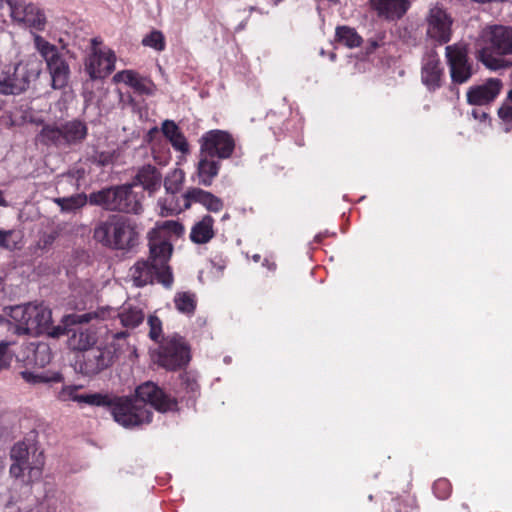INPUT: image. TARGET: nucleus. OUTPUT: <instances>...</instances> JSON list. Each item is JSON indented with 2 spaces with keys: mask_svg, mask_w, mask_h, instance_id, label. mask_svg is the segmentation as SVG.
<instances>
[{
  "mask_svg": "<svg viewBox=\"0 0 512 512\" xmlns=\"http://www.w3.org/2000/svg\"><path fill=\"white\" fill-rule=\"evenodd\" d=\"M139 237L136 221L122 214L108 215L93 229L94 240L112 250L129 252L138 245Z\"/></svg>",
  "mask_w": 512,
  "mask_h": 512,
  "instance_id": "obj_1",
  "label": "nucleus"
},
{
  "mask_svg": "<svg viewBox=\"0 0 512 512\" xmlns=\"http://www.w3.org/2000/svg\"><path fill=\"white\" fill-rule=\"evenodd\" d=\"M99 407H108L115 422L124 428L140 427L152 422L153 412L134 396L102 394Z\"/></svg>",
  "mask_w": 512,
  "mask_h": 512,
  "instance_id": "obj_2",
  "label": "nucleus"
},
{
  "mask_svg": "<svg viewBox=\"0 0 512 512\" xmlns=\"http://www.w3.org/2000/svg\"><path fill=\"white\" fill-rule=\"evenodd\" d=\"M87 135V124L75 118L60 123H44L37 140L47 147L66 149L83 143Z\"/></svg>",
  "mask_w": 512,
  "mask_h": 512,
  "instance_id": "obj_3",
  "label": "nucleus"
},
{
  "mask_svg": "<svg viewBox=\"0 0 512 512\" xmlns=\"http://www.w3.org/2000/svg\"><path fill=\"white\" fill-rule=\"evenodd\" d=\"M483 46L477 59L487 68L497 70L503 66L500 56L512 55V27L489 26L482 32Z\"/></svg>",
  "mask_w": 512,
  "mask_h": 512,
  "instance_id": "obj_4",
  "label": "nucleus"
},
{
  "mask_svg": "<svg viewBox=\"0 0 512 512\" xmlns=\"http://www.w3.org/2000/svg\"><path fill=\"white\" fill-rule=\"evenodd\" d=\"M170 258L160 253H156L155 256L149 250L147 260H139L130 268L134 285L143 287L156 281L164 287H170L173 283V274L169 266Z\"/></svg>",
  "mask_w": 512,
  "mask_h": 512,
  "instance_id": "obj_5",
  "label": "nucleus"
},
{
  "mask_svg": "<svg viewBox=\"0 0 512 512\" xmlns=\"http://www.w3.org/2000/svg\"><path fill=\"white\" fill-rule=\"evenodd\" d=\"M42 70V62L36 57H29L14 66H8L0 76V94L18 95L26 91Z\"/></svg>",
  "mask_w": 512,
  "mask_h": 512,
  "instance_id": "obj_6",
  "label": "nucleus"
},
{
  "mask_svg": "<svg viewBox=\"0 0 512 512\" xmlns=\"http://www.w3.org/2000/svg\"><path fill=\"white\" fill-rule=\"evenodd\" d=\"M34 45L46 62L47 70L51 76L53 89H63L70 79V67L64 55L57 46L45 40L42 36L34 35Z\"/></svg>",
  "mask_w": 512,
  "mask_h": 512,
  "instance_id": "obj_7",
  "label": "nucleus"
},
{
  "mask_svg": "<svg viewBox=\"0 0 512 512\" xmlns=\"http://www.w3.org/2000/svg\"><path fill=\"white\" fill-rule=\"evenodd\" d=\"M190 346L179 335H173L164 340L157 352V363L166 370L176 371L190 362Z\"/></svg>",
  "mask_w": 512,
  "mask_h": 512,
  "instance_id": "obj_8",
  "label": "nucleus"
},
{
  "mask_svg": "<svg viewBox=\"0 0 512 512\" xmlns=\"http://www.w3.org/2000/svg\"><path fill=\"white\" fill-rule=\"evenodd\" d=\"M9 15L14 25L30 31H43L47 19L44 11L34 3L24 0H6Z\"/></svg>",
  "mask_w": 512,
  "mask_h": 512,
  "instance_id": "obj_9",
  "label": "nucleus"
},
{
  "mask_svg": "<svg viewBox=\"0 0 512 512\" xmlns=\"http://www.w3.org/2000/svg\"><path fill=\"white\" fill-rule=\"evenodd\" d=\"M116 350L115 342L110 346L92 347L78 356L75 368L84 376H95L114 363Z\"/></svg>",
  "mask_w": 512,
  "mask_h": 512,
  "instance_id": "obj_10",
  "label": "nucleus"
},
{
  "mask_svg": "<svg viewBox=\"0 0 512 512\" xmlns=\"http://www.w3.org/2000/svg\"><path fill=\"white\" fill-rule=\"evenodd\" d=\"M199 145L200 154L208 155L218 160L229 159L236 147L232 134L220 129L205 132L199 139Z\"/></svg>",
  "mask_w": 512,
  "mask_h": 512,
  "instance_id": "obj_11",
  "label": "nucleus"
},
{
  "mask_svg": "<svg viewBox=\"0 0 512 512\" xmlns=\"http://www.w3.org/2000/svg\"><path fill=\"white\" fill-rule=\"evenodd\" d=\"M184 227L178 221L166 220L157 224L148 233V245L152 254L156 253L171 257L173 252L172 237H180Z\"/></svg>",
  "mask_w": 512,
  "mask_h": 512,
  "instance_id": "obj_12",
  "label": "nucleus"
},
{
  "mask_svg": "<svg viewBox=\"0 0 512 512\" xmlns=\"http://www.w3.org/2000/svg\"><path fill=\"white\" fill-rule=\"evenodd\" d=\"M135 399L138 403L149 404L155 410L165 413L178 410V401L175 397L167 394L162 388L152 381H147L135 389Z\"/></svg>",
  "mask_w": 512,
  "mask_h": 512,
  "instance_id": "obj_13",
  "label": "nucleus"
},
{
  "mask_svg": "<svg viewBox=\"0 0 512 512\" xmlns=\"http://www.w3.org/2000/svg\"><path fill=\"white\" fill-rule=\"evenodd\" d=\"M445 56L452 83L464 84L468 82L474 72L469 61L467 46L461 43L448 45L445 48Z\"/></svg>",
  "mask_w": 512,
  "mask_h": 512,
  "instance_id": "obj_14",
  "label": "nucleus"
},
{
  "mask_svg": "<svg viewBox=\"0 0 512 512\" xmlns=\"http://www.w3.org/2000/svg\"><path fill=\"white\" fill-rule=\"evenodd\" d=\"M30 316L31 322L30 328H26L29 330V335H40V334H48L53 337H58L61 335L62 330L60 327H54L52 325V312L51 310L41 304L28 303L27 309H17L16 317H24V315Z\"/></svg>",
  "mask_w": 512,
  "mask_h": 512,
  "instance_id": "obj_15",
  "label": "nucleus"
},
{
  "mask_svg": "<svg viewBox=\"0 0 512 512\" xmlns=\"http://www.w3.org/2000/svg\"><path fill=\"white\" fill-rule=\"evenodd\" d=\"M427 36L438 42L445 44L450 41L452 35V18L445 9L439 6L430 8L426 17Z\"/></svg>",
  "mask_w": 512,
  "mask_h": 512,
  "instance_id": "obj_16",
  "label": "nucleus"
},
{
  "mask_svg": "<svg viewBox=\"0 0 512 512\" xmlns=\"http://www.w3.org/2000/svg\"><path fill=\"white\" fill-rule=\"evenodd\" d=\"M443 78L444 68L439 55L435 50H429L422 58L421 81L430 92H434L442 87Z\"/></svg>",
  "mask_w": 512,
  "mask_h": 512,
  "instance_id": "obj_17",
  "label": "nucleus"
},
{
  "mask_svg": "<svg viewBox=\"0 0 512 512\" xmlns=\"http://www.w3.org/2000/svg\"><path fill=\"white\" fill-rule=\"evenodd\" d=\"M116 55L114 51L94 50L88 57L85 66L90 78L102 79L108 76L115 69Z\"/></svg>",
  "mask_w": 512,
  "mask_h": 512,
  "instance_id": "obj_18",
  "label": "nucleus"
},
{
  "mask_svg": "<svg viewBox=\"0 0 512 512\" xmlns=\"http://www.w3.org/2000/svg\"><path fill=\"white\" fill-rule=\"evenodd\" d=\"M502 82L497 78H489L482 85L472 86L467 91V102L471 105L483 106L493 102L499 95Z\"/></svg>",
  "mask_w": 512,
  "mask_h": 512,
  "instance_id": "obj_19",
  "label": "nucleus"
},
{
  "mask_svg": "<svg viewBox=\"0 0 512 512\" xmlns=\"http://www.w3.org/2000/svg\"><path fill=\"white\" fill-rule=\"evenodd\" d=\"M142 192L134 191V184L118 185V212L139 215L143 211Z\"/></svg>",
  "mask_w": 512,
  "mask_h": 512,
  "instance_id": "obj_20",
  "label": "nucleus"
},
{
  "mask_svg": "<svg viewBox=\"0 0 512 512\" xmlns=\"http://www.w3.org/2000/svg\"><path fill=\"white\" fill-rule=\"evenodd\" d=\"M114 83H124L140 95H153L155 85L152 80L134 70H122L113 76Z\"/></svg>",
  "mask_w": 512,
  "mask_h": 512,
  "instance_id": "obj_21",
  "label": "nucleus"
},
{
  "mask_svg": "<svg viewBox=\"0 0 512 512\" xmlns=\"http://www.w3.org/2000/svg\"><path fill=\"white\" fill-rule=\"evenodd\" d=\"M118 318L121 325L126 328V330L112 333L113 342L126 340L130 335L128 330L135 329L140 324H142L145 315L141 308L127 305L122 307L121 311L118 313Z\"/></svg>",
  "mask_w": 512,
  "mask_h": 512,
  "instance_id": "obj_22",
  "label": "nucleus"
},
{
  "mask_svg": "<svg viewBox=\"0 0 512 512\" xmlns=\"http://www.w3.org/2000/svg\"><path fill=\"white\" fill-rule=\"evenodd\" d=\"M369 3L379 17L397 20L408 11L411 0H369Z\"/></svg>",
  "mask_w": 512,
  "mask_h": 512,
  "instance_id": "obj_23",
  "label": "nucleus"
},
{
  "mask_svg": "<svg viewBox=\"0 0 512 512\" xmlns=\"http://www.w3.org/2000/svg\"><path fill=\"white\" fill-rule=\"evenodd\" d=\"M185 208H189L191 203H199L203 205L208 211L213 213L220 212L224 203L223 200L211 192L205 191L201 188H191L184 194Z\"/></svg>",
  "mask_w": 512,
  "mask_h": 512,
  "instance_id": "obj_24",
  "label": "nucleus"
},
{
  "mask_svg": "<svg viewBox=\"0 0 512 512\" xmlns=\"http://www.w3.org/2000/svg\"><path fill=\"white\" fill-rule=\"evenodd\" d=\"M61 330V334H67V344L72 350H78L83 353L84 351L92 348V346L96 343L95 332L91 329L77 326L74 328H69L67 331L64 329Z\"/></svg>",
  "mask_w": 512,
  "mask_h": 512,
  "instance_id": "obj_25",
  "label": "nucleus"
},
{
  "mask_svg": "<svg viewBox=\"0 0 512 512\" xmlns=\"http://www.w3.org/2000/svg\"><path fill=\"white\" fill-rule=\"evenodd\" d=\"M165 138L170 142L174 150L186 155L190 152V145L179 126L172 120H165L161 127Z\"/></svg>",
  "mask_w": 512,
  "mask_h": 512,
  "instance_id": "obj_26",
  "label": "nucleus"
},
{
  "mask_svg": "<svg viewBox=\"0 0 512 512\" xmlns=\"http://www.w3.org/2000/svg\"><path fill=\"white\" fill-rule=\"evenodd\" d=\"M118 185L102 188L89 194V204L107 211L118 212Z\"/></svg>",
  "mask_w": 512,
  "mask_h": 512,
  "instance_id": "obj_27",
  "label": "nucleus"
},
{
  "mask_svg": "<svg viewBox=\"0 0 512 512\" xmlns=\"http://www.w3.org/2000/svg\"><path fill=\"white\" fill-rule=\"evenodd\" d=\"M43 466L44 461L40 459L39 456L34 463H20L13 461L9 472L12 477L18 479L23 477L25 471H27L28 479L24 482L27 486H30L34 481L41 478Z\"/></svg>",
  "mask_w": 512,
  "mask_h": 512,
  "instance_id": "obj_28",
  "label": "nucleus"
},
{
  "mask_svg": "<svg viewBox=\"0 0 512 512\" xmlns=\"http://www.w3.org/2000/svg\"><path fill=\"white\" fill-rule=\"evenodd\" d=\"M221 164L219 160L214 157L200 154L199 162L197 165V175L199 183L204 186H210L214 178L218 175Z\"/></svg>",
  "mask_w": 512,
  "mask_h": 512,
  "instance_id": "obj_29",
  "label": "nucleus"
},
{
  "mask_svg": "<svg viewBox=\"0 0 512 512\" xmlns=\"http://www.w3.org/2000/svg\"><path fill=\"white\" fill-rule=\"evenodd\" d=\"M214 218L211 215H204L202 219L196 222L190 231V239L195 244H206L214 236Z\"/></svg>",
  "mask_w": 512,
  "mask_h": 512,
  "instance_id": "obj_30",
  "label": "nucleus"
},
{
  "mask_svg": "<svg viewBox=\"0 0 512 512\" xmlns=\"http://www.w3.org/2000/svg\"><path fill=\"white\" fill-rule=\"evenodd\" d=\"M161 174L158 169L153 165H144L141 167L136 176L134 186L139 184L144 190L154 192L160 188L161 185Z\"/></svg>",
  "mask_w": 512,
  "mask_h": 512,
  "instance_id": "obj_31",
  "label": "nucleus"
},
{
  "mask_svg": "<svg viewBox=\"0 0 512 512\" xmlns=\"http://www.w3.org/2000/svg\"><path fill=\"white\" fill-rule=\"evenodd\" d=\"M81 386L76 385H68L63 386V388L58 393V399L60 401H74L78 403H85L91 406H100L101 399H102V393H93V394H84L80 395L77 394L78 389H80Z\"/></svg>",
  "mask_w": 512,
  "mask_h": 512,
  "instance_id": "obj_32",
  "label": "nucleus"
},
{
  "mask_svg": "<svg viewBox=\"0 0 512 512\" xmlns=\"http://www.w3.org/2000/svg\"><path fill=\"white\" fill-rule=\"evenodd\" d=\"M419 509L415 496L405 494L393 497L384 505L385 512H413Z\"/></svg>",
  "mask_w": 512,
  "mask_h": 512,
  "instance_id": "obj_33",
  "label": "nucleus"
},
{
  "mask_svg": "<svg viewBox=\"0 0 512 512\" xmlns=\"http://www.w3.org/2000/svg\"><path fill=\"white\" fill-rule=\"evenodd\" d=\"M335 40L348 48L360 47L363 39L357 31L349 26H338L335 31Z\"/></svg>",
  "mask_w": 512,
  "mask_h": 512,
  "instance_id": "obj_34",
  "label": "nucleus"
},
{
  "mask_svg": "<svg viewBox=\"0 0 512 512\" xmlns=\"http://www.w3.org/2000/svg\"><path fill=\"white\" fill-rule=\"evenodd\" d=\"M174 305L178 312L192 316L197 307V298L195 293L189 291L178 292L174 296Z\"/></svg>",
  "mask_w": 512,
  "mask_h": 512,
  "instance_id": "obj_35",
  "label": "nucleus"
},
{
  "mask_svg": "<svg viewBox=\"0 0 512 512\" xmlns=\"http://www.w3.org/2000/svg\"><path fill=\"white\" fill-rule=\"evenodd\" d=\"M17 309H27L28 310V304L24 305H17L10 308V331H12L16 335H29V330H26V328H30V322L31 317L28 315H24V317H16V310Z\"/></svg>",
  "mask_w": 512,
  "mask_h": 512,
  "instance_id": "obj_36",
  "label": "nucleus"
},
{
  "mask_svg": "<svg viewBox=\"0 0 512 512\" xmlns=\"http://www.w3.org/2000/svg\"><path fill=\"white\" fill-rule=\"evenodd\" d=\"M22 378L30 384H40V383H59L63 382L64 377L60 372H53V373H34L31 371H22L21 373Z\"/></svg>",
  "mask_w": 512,
  "mask_h": 512,
  "instance_id": "obj_37",
  "label": "nucleus"
},
{
  "mask_svg": "<svg viewBox=\"0 0 512 512\" xmlns=\"http://www.w3.org/2000/svg\"><path fill=\"white\" fill-rule=\"evenodd\" d=\"M55 202L62 211L73 212L82 208L87 202H89V195L76 194L70 197L57 198L55 199Z\"/></svg>",
  "mask_w": 512,
  "mask_h": 512,
  "instance_id": "obj_38",
  "label": "nucleus"
},
{
  "mask_svg": "<svg viewBox=\"0 0 512 512\" xmlns=\"http://www.w3.org/2000/svg\"><path fill=\"white\" fill-rule=\"evenodd\" d=\"M179 391L187 394L189 400H194L199 393V384L196 378L189 372H184L179 376Z\"/></svg>",
  "mask_w": 512,
  "mask_h": 512,
  "instance_id": "obj_39",
  "label": "nucleus"
},
{
  "mask_svg": "<svg viewBox=\"0 0 512 512\" xmlns=\"http://www.w3.org/2000/svg\"><path fill=\"white\" fill-rule=\"evenodd\" d=\"M142 45L150 47L158 52L164 51L166 48V40L164 34L160 30H152L142 39Z\"/></svg>",
  "mask_w": 512,
  "mask_h": 512,
  "instance_id": "obj_40",
  "label": "nucleus"
},
{
  "mask_svg": "<svg viewBox=\"0 0 512 512\" xmlns=\"http://www.w3.org/2000/svg\"><path fill=\"white\" fill-rule=\"evenodd\" d=\"M14 230H0V247L9 251H14L20 248V238L15 239Z\"/></svg>",
  "mask_w": 512,
  "mask_h": 512,
  "instance_id": "obj_41",
  "label": "nucleus"
},
{
  "mask_svg": "<svg viewBox=\"0 0 512 512\" xmlns=\"http://www.w3.org/2000/svg\"><path fill=\"white\" fill-rule=\"evenodd\" d=\"M433 493L440 500H446L452 493V485L446 478H439L433 484Z\"/></svg>",
  "mask_w": 512,
  "mask_h": 512,
  "instance_id": "obj_42",
  "label": "nucleus"
},
{
  "mask_svg": "<svg viewBox=\"0 0 512 512\" xmlns=\"http://www.w3.org/2000/svg\"><path fill=\"white\" fill-rule=\"evenodd\" d=\"M10 457L12 461L20 463H31L29 461V449L25 442H17L13 445Z\"/></svg>",
  "mask_w": 512,
  "mask_h": 512,
  "instance_id": "obj_43",
  "label": "nucleus"
},
{
  "mask_svg": "<svg viewBox=\"0 0 512 512\" xmlns=\"http://www.w3.org/2000/svg\"><path fill=\"white\" fill-rule=\"evenodd\" d=\"M118 153L116 150L112 151H95L91 160L94 164L105 167L114 163L117 159Z\"/></svg>",
  "mask_w": 512,
  "mask_h": 512,
  "instance_id": "obj_44",
  "label": "nucleus"
},
{
  "mask_svg": "<svg viewBox=\"0 0 512 512\" xmlns=\"http://www.w3.org/2000/svg\"><path fill=\"white\" fill-rule=\"evenodd\" d=\"M147 323L149 325V338L159 342L162 337V321L155 315H149Z\"/></svg>",
  "mask_w": 512,
  "mask_h": 512,
  "instance_id": "obj_45",
  "label": "nucleus"
},
{
  "mask_svg": "<svg viewBox=\"0 0 512 512\" xmlns=\"http://www.w3.org/2000/svg\"><path fill=\"white\" fill-rule=\"evenodd\" d=\"M182 182L183 175L181 173L174 172L171 177H167L165 179V189L167 192L175 194L181 189Z\"/></svg>",
  "mask_w": 512,
  "mask_h": 512,
  "instance_id": "obj_46",
  "label": "nucleus"
},
{
  "mask_svg": "<svg viewBox=\"0 0 512 512\" xmlns=\"http://www.w3.org/2000/svg\"><path fill=\"white\" fill-rule=\"evenodd\" d=\"M57 237V232L43 233L40 235L36 246L42 251H47L52 247Z\"/></svg>",
  "mask_w": 512,
  "mask_h": 512,
  "instance_id": "obj_47",
  "label": "nucleus"
},
{
  "mask_svg": "<svg viewBox=\"0 0 512 512\" xmlns=\"http://www.w3.org/2000/svg\"><path fill=\"white\" fill-rule=\"evenodd\" d=\"M9 344L6 342L0 343V371L7 369L12 360V354L8 349Z\"/></svg>",
  "mask_w": 512,
  "mask_h": 512,
  "instance_id": "obj_48",
  "label": "nucleus"
},
{
  "mask_svg": "<svg viewBox=\"0 0 512 512\" xmlns=\"http://www.w3.org/2000/svg\"><path fill=\"white\" fill-rule=\"evenodd\" d=\"M499 118L507 125L506 131L512 129V105L503 104L498 110Z\"/></svg>",
  "mask_w": 512,
  "mask_h": 512,
  "instance_id": "obj_49",
  "label": "nucleus"
},
{
  "mask_svg": "<svg viewBox=\"0 0 512 512\" xmlns=\"http://www.w3.org/2000/svg\"><path fill=\"white\" fill-rule=\"evenodd\" d=\"M383 44L384 43L382 37L368 39L365 46L366 54H372L377 48H379Z\"/></svg>",
  "mask_w": 512,
  "mask_h": 512,
  "instance_id": "obj_50",
  "label": "nucleus"
},
{
  "mask_svg": "<svg viewBox=\"0 0 512 512\" xmlns=\"http://www.w3.org/2000/svg\"><path fill=\"white\" fill-rule=\"evenodd\" d=\"M36 357L41 355V364L49 363L51 359L50 349L47 345H40L35 351Z\"/></svg>",
  "mask_w": 512,
  "mask_h": 512,
  "instance_id": "obj_51",
  "label": "nucleus"
},
{
  "mask_svg": "<svg viewBox=\"0 0 512 512\" xmlns=\"http://www.w3.org/2000/svg\"><path fill=\"white\" fill-rule=\"evenodd\" d=\"M93 318L91 313H84L73 316V322L77 324L88 323Z\"/></svg>",
  "mask_w": 512,
  "mask_h": 512,
  "instance_id": "obj_52",
  "label": "nucleus"
},
{
  "mask_svg": "<svg viewBox=\"0 0 512 512\" xmlns=\"http://www.w3.org/2000/svg\"><path fill=\"white\" fill-rule=\"evenodd\" d=\"M472 115L474 116L475 119H478L480 121H485L488 117V114L486 112L481 111L479 109H473Z\"/></svg>",
  "mask_w": 512,
  "mask_h": 512,
  "instance_id": "obj_53",
  "label": "nucleus"
},
{
  "mask_svg": "<svg viewBox=\"0 0 512 512\" xmlns=\"http://www.w3.org/2000/svg\"><path fill=\"white\" fill-rule=\"evenodd\" d=\"M175 212H177V209L176 208H172V207H166L165 205H162L161 207V213L162 215H172L174 214Z\"/></svg>",
  "mask_w": 512,
  "mask_h": 512,
  "instance_id": "obj_54",
  "label": "nucleus"
},
{
  "mask_svg": "<svg viewBox=\"0 0 512 512\" xmlns=\"http://www.w3.org/2000/svg\"><path fill=\"white\" fill-rule=\"evenodd\" d=\"M263 266H266L270 271H274L276 269V263L269 259L264 260Z\"/></svg>",
  "mask_w": 512,
  "mask_h": 512,
  "instance_id": "obj_55",
  "label": "nucleus"
},
{
  "mask_svg": "<svg viewBox=\"0 0 512 512\" xmlns=\"http://www.w3.org/2000/svg\"><path fill=\"white\" fill-rule=\"evenodd\" d=\"M0 205H3V206L6 205V200L4 199L1 191H0Z\"/></svg>",
  "mask_w": 512,
  "mask_h": 512,
  "instance_id": "obj_56",
  "label": "nucleus"
},
{
  "mask_svg": "<svg viewBox=\"0 0 512 512\" xmlns=\"http://www.w3.org/2000/svg\"><path fill=\"white\" fill-rule=\"evenodd\" d=\"M508 100L512 101V89L508 92Z\"/></svg>",
  "mask_w": 512,
  "mask_h": 512,
  "instance_id": "obj_57",
  "label": "nucleus"
},
{
  "mask_svg": "<svg viewBox=\"0 0 512 512\" xmlns=\"http://www.w3.org/2000/svg\"><path fill=\"white\" fill-rule=\"evenodd\" d=\"M254 261L258 262L260 260V255H254L253 256Z\"/></svg>",
  "mask_w": 512,
  "mask_h": 512,
  "instance_id": "obj_58",
  "label": "nucleus"
},
{
  "mask_svg": "<svg viewBox=\"0 0 512 512\" xmlns=\"http://www.w3.org/2000/svg\"><path fill=\"white\" fill-rule=\"evenodd\" d=\"M462 508H463L464 510H467V509H468V507H467L465 504H462Z\"/></svg>",
  "mask_w": 512,
  "mask_h": 512,
  "instance_id": "obj_59",
  "label": "nucleus"
},
{
  "mask_svg": "<svg viewBox=\"0 0 512 512\" xmlns=\"http://www.w3.org/2000/svg\"><path fill=\"white\" fill-rule=\"evenodd\" d=\"M228 217H229V215L226 214V215L223 216V219H227Z\"/></svg>",
  "mask_w": 512,
  "mask_h": 512,
  "instance_id": "obj_60",
  "label": "nucleus"
}]
</instances>
